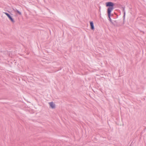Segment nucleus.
Segmentation results:
<instances>
[{"label": "nucleus", "instance_id": "nucleus-1", "mask_svg": "<svg viewBox=\"0 0 146 146\" xmlns=\"http://www.w3.org/2000/svg\"><path fill=\"white\" fill-rule=\"evenodd\" d=\"M106 7H109L107 9V13H111L114 9V4L111 2H108L106 3Z\"/></svg>", "mask_w": 146, "mask_h": 146}, {"label": "nucleus", "instance_id": "nucleus-2", "mask_svg": "<svg viewBox=\"0 0 146 146\" xmlns=\"http://www.w3.org/2000/svg\"><path fill=\"white\" fill-rule=\"evenodd\" d=\"M4 13H5L9 19L11 21V22L13 23L15 22V21L14 19L9 13L6 12H4Z\"/></svg>", "mask_w": 146, "mask_h": 146}, {"label": "nucleus", "instance_id": "nucleus-3", "mask_svg": "<svg viewBox=\"0 0 146 146\" xmlns=\"http://www.w3.org/2000/svg\"><path fill=\"white\" fill-rule=\"evenodd\" d=\"M49 104L50 106V107L52 108H55V105L54 104L53 102H50L49 103Z\"/></svg>", "mask_w": 146, "mask_h": 146}, {"label": "nucleus", "instance_id": "nucleus-4", "mask_svg": "<svg viewBox=\"0 0 146 146\" xmlns=\"http://www.w3.org/2000/svg\"><path fill=\"white\" fill-rule=\"evenodd\" d=\"M90 24L91 27V29L92 30H94V23L93 21H90Z\"/></svg>", "mask_w": 146, "mask_h": 146}, {"label": "nucleus", "instance_id": "nucleus-5", "mask_svg": "<svg viewBox=\"0 0 146 146\" xmlns=\"http://www.w3.org/2000/svg\"><path fill=\"white\" fill-rule=\"evenodd\" d=\"M108 18H109V20L113 24H114L113 22L112 21L110 17H111V13H108Z\"/></svg>", "mask_w": 146, "mask_h": 146}, {"label": "nucleus", "instance_id": "nucleus-6", "mask_svg": "<svg viewBox=\"0 0 146 146\" xmlns=\"http://www.w3.org/2000/svg\"><path fill=\"white\" fill-rule=\"evenodd\" d=\"M13 9L15 12H17L19 15H21V13L20 11H19L18 10H17V9Z\"/></svg>", "mask_w": 146, "mask_h": 146}, {"label": "nucleus", "instance_id": "nucleus-7", "mask_svg": "<svg viewBox=\"0 0 146 146\" xmlns=\"http://www.w3.org/2000/svg\"><path fill=\"white\" fill-rule=\"evenodd\" d=\"M122 8L123 9V12L124 14L123 17H124L125 16V7H122Z\"/></svg>", "mask_w": 146, "mask_h": 146}, {"label": "nucleus", "instance_id": "nucleus-8", "mask_svg": "<svg viewBox=\"0 0 146 146\" xmlns=\"http://www.w3.org/2000/svg\"><path fill=\"white\" fill-rule=\"evenodd\" d=\"M142 32L143 33H144V32Z\"/></svg>", "mask_w": 146, "mask_h": 146}]
</instances>
